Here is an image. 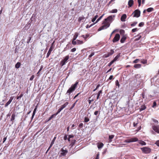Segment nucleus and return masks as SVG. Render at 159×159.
I'll return each instance as SVG.
<instances>
[{
  "label": "nucleus",
  "instance_id": "f257e3e1",
  "mask_svg": "<svg viewBox=\"0 0 159 159\" xmlns=\"http://www.w3.org/2000/svg\"><path fill=\"white\" fill-rule=\"evenodd\" d=\"M102 24L103 25L98 29V31H100L102 30L106 29L109 27L110 25L109 22H108L105 20L103 21Z\"/></svg>",
  "mask_w": 159,
  "mask_h": 159
},
{
  "label": "nucleus",
  "instance_id": "f03ea898",
  "mask_svg": "<svg viewBox=\"0 0 159 159\" xmlns=\"http://www.w3.org/2000/svg\"><path fill=\"white\" fill-rule=\"evenodd\" d=\"M78 84V82H76L74 84L72 85L71 87L67 90L66 94H68L69 95L72 92L75 90Z\"/></svg>",
  "mask_w": 159,
  "mask_h": 159
},
{
  "label": "nucleus",
  "instance_id": "7ed1b4c3",
  "mask_svg": "<svg viewBox=\"0 0 159 159\" xmlns=\"http://www.w3.org/2000/svg\"><path fill=\"white\" fill-rule=\"evenodd\" d=\"M141 149L143 152L145 153H148L151 151V149L150 148L146 147L141 148Z\"/></svg>",
  "mask_w": 159,
  "mask_h": 159
},
{
  "label": "nucleus",
  "instance_id": "20e7f679",
  "mask_svg": "<svg viewBox=\"0 0 159 159\" xmlns=\"http://www.w3.org/2000/svg\"><path fill=\"white\" fill-rule=\"evenodd\" d=\"M140 11L139 10H135L132 14L134 15L133 17H138L140 16Z\"/></svg>",
  "mask_w": 159,
  "mask_h": 159
},
{
  "label": "nucleus",
  "instance_id": "39448f33",
  "mask_svg": "<svg viewBox=\"0 0 159 159\" xmlns=\"http://www.w3.org/2000/svg\"><path fill=\"white\" fill-rule=\"evenodd\" d=\"M120 35L119 34H116L112 40L113 43H116L120 39Z\"/></svg>",
  "mask_w": 159,
  "mask_h": 159
},
{
  "label": "nucleus",
  "instance_id": "423d86ee",
  "mask_svg": "<svg viewBox=\"0 0 159 159\" xmlns=\"http://www.w3.org/2000/svg\"><path fill=\"white\" fill-rule=\"evenodd\" d=\"M69 58L68 56H66L63 60L61 62V66H63L66 62L68 60Z\"/></svg>",
  "mask_w": 159,
  "mask_h": 159
},
{
  "label": "nucleus",
  "instance_id": "0eeeda50",
  "mask_svg": "<svg viewBox=\"0 0 159 159\" xmlns=\"http://www.w3.org/2000/svg\"><path fill=\"white\" fill-rule=\"evenodd\" d=\"M114 16H108L107 18L105 19L104 20L107 21L108 22H109L110 24L111 23L113 20V18Z\"/></svg>",
  "mask_w": 159,
  "mask_h": 159
},
{
  "label": "nucleus",
  "instance_id": "6e6552de",
  "mask_svg": "<svg viewBox=\"0 0 159 159\" xmlns=\"http://www.w3.org/2000/svg\"><path fill=\"white\" fill-rule=\"evenodd\" d=\"M14 97H11L10 98L9 100L8 101V102L5 105V107H7L9 104H10L11 102H12V100L13 99Z\"/></svg>",
  "mask_w": 159,
  "mask_h": 159
},
{
  "label": "nucleus",
  "instance_id": "1a4fd4ad",
  "mask_svg": "<svg viewBox=\"0 0 159 159\" xmlns=\"http://www.w3.org/2000/svg\"><path fill=\"white\" fill-rule=\"evenodd\" d=\"M152 128L154 131L159 133V126H154L152 127Z\"/></svg>",
  "mask_w": 159,
  "mask_h": 159
},
{
  "label": "nucleus",
  "instance_id": "9d476101",
  "mask_svg": "<svg viewBox=\"0 0 159 159\" xmlns=\"http://www.w3.org/2000/svg\"><path fill=\"white\" fill-rule=\"evenodd\" d=\"M134 1L133 0H129L128 2V7H131L134 4Z\"/></svg>",
  "mask_w": 159,
  "mask_h": 159
},
{
  "label": "nucleus",
  "instance_id": "9b49d317",
  "mask_svg": "<svg viewBox=\"0 0 159 159\" xmlns=\"http://www.w3.org/2000/svg\"><path fill=\"white\" fill-rule=\"evenodd\" d=\"M56 137H55L52 140V141L51 143L50 146L49 148H48L47 152H48V150L50 149V148L52 147V145L54 144V142L56 140Z\"/></svg>",
  "mask_w": 159,
  "mask_h": 159
},
{
  "label": "nucleus",
  "instance_id": "f8f14e48",
  "mask_svg": "<svg viewBox=\"0 0 159 159\" xmlns=\"http://www.w3.org/2000/svg\"><path fill=\"white\" fill-rule=\"evenodd\" d=\"M130 142H135L138 141V138L136 137H133L130 139Z\"/></svg>",
  "mask_w": 159,
  "mask_h": 159
},
{
  "label": "nucleus",
  "instance_id": "ddd939ff",
  "mask_svg": "<svg viewBox=\"0 0 159 159\" xmlns=\"http://www.w3.org/2000/svg\"><path fill=\"white\" fill-rule=\"evenodd\" d=\"M127 17L126 15L125 14H123L121 17V20L122 21H125V19Z\"/></svg>",
  "mask_w": 159,
  "mask_h": 159
},
{
  "label": "nucleus",
  "instance_id": "4468645a",
  "mask_svg": "<svg viewBox=\"0 0 159 159\" xmlns=\"http://www.w3.org/2000/svg\"><path fill=\"white\" fill-rule=\"evenodd\" d=\"M103 144L102 143H98L97 144V146L98 149L101 148L103 146Z\"/></svg>",
  "mask_w": 159,
  "mask_h": 159
},
{
  "label": "nucleus",
  "instance_id": "2eb2a0df",
  "mask_svg": "<svg viewBox=\"0 0 159 159\" xmlns=\"http://www.w3.org/2000/svg\"><path fill=\"white\" fill-rule=\"evenodd\" d=\"M52 51V47L51 46L49 50V51H48V53H47V57H48L50 55V54L51 53V52Z\"/></svg>",
  "mask_w": 159,
  "mask_h": 159
},
{
  "label": "nucleus",
  "instance_id": "dca6fc26",
  "mask_svg": "<svg viewBox=\"0 0 159 159\" xmlns=\"http://www.w3.org/2000/svg\"><path fill=\"white\" fill-rule=\"evenodd\" d=\"M68 104V102H66L63 105L61 106V107L60 108L61 110L63 109L64 108H65L66 106Z\"/></svg>",
  "mask_w": 159,
  "mask_h": 159
},
{
  "label": "nucleus",
  "instance_id": "f3484780",
  "mask_svg": "<svg viewBox=\"0 0 159 159\" xmlns=\"http://www.w3.org/2000/svg\"><path fill=\"white\" fill-rule=\"evenodd\" d=\"M139 143L141 144L142 145H146V143L144 141L142 140H138Z\"/></svg>",
  "mask_w": 159,
  "mask_h": 159
},
{
  "label": "nucleus",
  "instance_id": "a211bd4d",
  "mask_svg": "<svg viewBox=\"0 0 159 159\" xmlns=\"http://www.w3.org/2000/svg\"><path fill=\"white\" fill-rule=\"evenodd\" d=\"M114 137V135H110L109 136V142H111L112 141V139H113Z\"/></svg>",
  "mask_w": 159,
  "mask_h": 159
},
{
  "label": "nucleus",
  "instance_id": "6ab92c4d",
  "mask_svg": "<svg viewBox=\"0 0 159 159\" xmlns=\"http://www.w3.org/2000/svg\"><path fill=\"white\" fill-rule=\"evenodd\" d=\"M37 107H36L34 108V111H33V115H32V117H31L32 119L33 118L35 114L36 111L37 110Z\"/></svg>",
  "mask_w": 159,
  "mask_h": 159
},
{
  "label": "nucleus",
  "instance_id": "aec40b11",
  "mask_svg": "<svg viewBox=\"0 0 159 159\" xmlns=\"http://www.w3.org/2000/svg\"><path fill=\"white\" fill-rule=\"evenodd\" d=\"M136 37H137V38H136L134 39L135 41H137L139 39L141 38V36L140 35V34H138Z\"/></svg>",
  "mask_w": 159,
  "mask_h": 159
},
{
  "label": "nucleus",
  "instance_id": "412c9836",
  "mask_svg": "<svg viewBox=\"0 0 159 159\" xmlns=\"http://www.w3.org/2000/svg\"><path fill=\"white\" fill-rule=\"evenodd\" d=\"M141 66L140 64H136L134 66V67L136 68H139L141 67Z\"/></svg>",
  "mask_w": 159,
  "mask_h": 159
},
{
  "label": "nucleus",
  "instance_id": "4be33fe9",
  "mask_svg": "<svg viewBox=\"0 0 159 159\" xmlns=\"http://www.w3.org/2000/svg\"><path fill=\"white\" fill-rule=\"evenodd\" d=\"M146 108V107L145 105H142L141 106V107L140 109V111H143Z\"/></svg>",
  "mask_w": 159,
  "mask_h": 159
},
{
  "label": "nucleus",
  "instance_id": "5701e85b",
  "mask_svg": "<svg viewBox=\"0 0 159 159\" xmlns=\"http://www.w3.org/2000/svg\"><path fill=\"white\" fill-rule=\"evenodd\" d=\"M104 15V14H103L102 16H100L96 21V22L95 23H97L98 22L102 17Z\"/></svg>",
  "mask_w": 159,
  "mask_h": 159
},
{
  "label": "nucleus",
  "instance_id": "b1692460",
  "mask_svg": "<svg viewBox=\"0 0 159 159\" xmlns=\"http://www.w3.org/2000/svg\"><path fill=\"white\" fill-rule=\"evenodd\" d=\"M126 39V38L125 37H124V36L123 37H122V38L120 39V42L121 43H123L124 42Z\"/></svg>",
  "mask_w": 159,
  "mask_h": 159
},
{
  "label": "nucleus",
  "instance_id": "393cba45",
  "mask_svg": "<svg viewBox=\"0 0 159 159\" xmlns=\"http://www.w3.org/2000/svg\"><path fill=\"white\" fill-rule=\"evenodd\" d=\"M20 62H17L15 65V67L16 68H18L20 67Z\"/></svg>",
  "mask_w": 159,
  "mask_h": 159
},
{
  "label": "nucleus",
  "instance_id": "a878e982",
  "mask_svg": "<svg viewBox=\"0 0 159 159\" xmlns=\"http://www.w3.org/2000/svg\"><path fill=\"white\" fill-rule=\"evenodd\" d=\"M120 54H118L117 55L115 58H114V59L113 60L114 61H116L117 59L119 58V57H120Z\"/></svg>",
  "mask_w": 159,
  "mask_h": 159
},
{
  "label": "nucleus",
  "instance_id": "bb28decb",
  "mask_svg": "<svg viewBox=\"0 0 159 159\" xmlns=\"http://www.w3.org/2000/svg\"><path fill=\"white\" fill-rule=\"evenodd\" d=\"M114 52V51L113 50H111L110 51V52L108 54V55L107 57H108L109 56L112 55Z\"/></svg>",
  "mask_w": 159,
  "mask_h": 159
},
{
  "label": "nucleus",
  "instance_id": "cd10ccee",
  "mask_svg": "<svg viewBox=\"0 0 159 159\" xmlns=\"http://www.w3.org/2000/svg\"><path fill=\"white\" fill-rule=\"evenodd\" d=\"M153 8L152 7H150L149 8H148L147 9V11L148 12H151L153 11Z\"/></svg>",
  "mask_w": 159,
  "mask_h": 159
},
{
  "label": "nucleus",
  "instance_id": "c85d7f7f",
  "mask_svg": "<svg viewBox=\"0 0 159 159\" xmlns=\"http://www.w3.org/2000/svg\"><path fill=\"white\" fill-rule=\"evenodd\" d=\"M67 153V151H64V150L62 151V152H61V154L62 155L64 156Z\"/></svg>",
  "mask_w": 159,
  "mask_h": 159
},
{
  "label": "nucleus",
  "instance_id": "c756f323",
  "mask_svg": "<svg viewBox=\"0 0 159 159\" xmlns=\"http://www.w3.org/2000/svg\"><path fill=\"white\" fill-rule=\"evenodd\" d=\"M98 17V15H96L95 17L92 19V22H94L96 19Z\"/></svg>",
  "mask_w": 159,
  "mask_h": 159
},
{
  "label": "nucleus",
  "instance_id": "7c9ffc66",
  "mask_svg": "<svg viewBox=\"0 0 159 159\" xmlns=\"http://www.w3.org/2000/svg\"><path fill=\"white\" fill-rule=\"evenodd\" d=\"M117 12V9H114L110 11L111 13H116Z\"/></svg>",
  "mask_w": 159,
  "mask_h": 159
},
{
  "label": "nucleus",
  "instance_id": "2f4dec72",
  "mask_svg": "<svg viewBox=\"0 0 159 159\" xmlns=\"http://www.w3.org/2000/svg\"><path fill=\"white\" fill-rule=\"evenodd\" d=\"M56 115L55 114H54L52 115L48 119V121H49L52 119L53 117H54L55 116H56Z\"/></svg>",
  "mask_w": 159,
  "mask_h": 159
},
{
  "label": "nucleus",
  "instance_id": "473e14b6",
  "mask_svg": "<svg viewBox=\"0 0 159 159\" xmlns=\"http://www.w3.org/2000/svg\"><path fill=\"white\" fill-rule=\"evenodd\" d=\"M141 62L143 64H146L147 63V60H146L143 59L142 60Z\"/></svg>",
  "mask_w": 159,
  "mask_h": 159
},
{
  "label": "nucleus",
  "instance_id": "72a5a7b5",
  "mask_svg": "<svg viewBox=\"0 0 159 159\" xmlns=\"http://www.w3.org/2000/svg\"><path fill=\"white\" fill-rule=\"evenodd\" d=\"M77 44H82L83 43V42L82 41L78 40H77Z\"/></svg>",
  "mask_w": 159,
  "mask_h": 159
},
{
  "label": "nucleus",
  "instance_id": "f704fd0d",
  "mask_svg": "<svg viewBox=\"0 0 159 159\" xmlns=\"http://www.w3.org/2000/svg\"><path fill=\"white\" fill-rule=\"evenodd\" d=\"M78 36V34L77 33H75L73 37V40H75L77 38Z\"/></svg>",
  "mask_w": 159,
  "mask_h": 159
},
{
  "label": "nucleus",
  "instance_id": "c9c22d12",
  "mask_svg": "<svg viewBox=\"0 0 159 159\" xmlns=\"http://www.w3.org/2000/svg\"><path fill=\"white\" fill-rule=\"evenodd\" d=\"M94 55V52H93L91 53L89 56V60H91V57Z\"/></svg>",
  "mask_w": 159,
  "mask_h": 159
},
{
  "label": "nucleus",
  "instance_id": "e433bc0d",
  "mask_svg": "<svg viewBox=\"0 0 159 159\" xmlns=\"http://www.w3.org/2000/svg\"><path fill=\"white\" fill-rule=\"evenodd\" d=\"M15 115L14 114H13L11 116V121L15 119Z\"/></svg>",
  "mask_w": 159,
  "mask_h": 159
},
{
  "label": "nucleus",
  "instance_id": "4c0bfd02",
  "mask_svg": "<svg viewBox=\"0 0 159 159\" xmlns=\"http://www.w3.org/2000/svg\"><path fill=\"white\" fill-rule=\"evenodd\" d=\"M102 93V91L100 90L99 91L97 95V99H98L99 98V96H100V94Z\"/></svg>",
  "mask_w": 159,
  "mask_h": 159
},
{
  "label": "nucleus",
  "instance_id": "58836bf2",
  "mask_svg": "<svg viewBox=\"0 0 159 159\" xmlns=\"http://www.w3.org/2000/svg\"><path fill=\"white\" fill-rule=\"evenodd\" d=\"M89 120V119L88 117H85L84 118V121L85 122H88Z\"/></svg>",
  "mask_w": 159,
  "mask_h": 159
},
{
  "label": "nucleus",
  "instance_id": "ea45409f",
  "mask_svg": "<svg viewBox=\"0 0 159 159\" xmlns=\"http://www.w3.org/2000/svg\"><path fill=\"white\" fill-rule=\"evenodd\" d=\"M74 136L73 135H69V138L68 139V141H70V139L71 138H73V137Z\"/></svg>",
  "mask_w": 159,
  "mask_h": 159
},
{
  "label": "nucleus",
  "instance_id": "a19ab883",
  "mask_svg": "<svg viewBox=\"0 0 159 159\" xmlns=\"http://www.w3.org/2000/svg\"><path fill=\"white\" fill-rule=\"evenodd\" d=\"M72 43L73 45H75L77 44V41H75L73 40L72 41Z\"/></svg>",
  "mask_w": 159,
  "mask_h": 159
},
{
  "label": "nucleus",
  "instance_id": "79ce46f5",
  "mask_svg": "<svg viewBox=\"0 0 159 159\" xmlns=\"http://www.w3.org/2000/svg\"><path fill=\"white\" fill-rule=\"evenodd\" d=\"M84 19V17H80L79 18L78 21L79 22L81 21L82 20Z\"/></svg>",
  "mask_w": 159,
  "mask_h": 159
},
{
  "label": "nucleus",
  "instance_id": "37998d69",
  "mask_svg": "<svg viewBox=\"0 0 159 159\" xmlns=\"http://www.w3.org/2000/svg\"><path fill=\"white\" fill-rule=\"evenodd\" d=\"M116 85L118 86V87L120 86V84L118 80H116Z\"/></svg>",
  "mask_w": 159,
  "mask_h": 159
},
{
  "label": "nucleus",
  "instance_id": "c03bdc74",
  "mask_svg": "<svg viewBox=\"0 0 159 159\" xmlns=\"http://www.w3.org/2000/svg\"><path fill=\"white\" fill-rule=\"evenodd\" d=\"M124 142L127 143H130V139L125 140Z\"/></svg>",
  "mask_w": 159,
  "mask_h": 159
},
{
  "label": "nucleus",
  "instance_id": "a18cd8bd",
  "mask_svg": "<svg viewBox=\"0 0 159 159\" xmlns=\"http://www.w3.org/2000/svg\"><path fill=\"white\" fill-rule=\"evenodd\" d=\"M61 110V109L60 108L58 110L57 112L55 114V115H57L60 112V111Z\"/></svg>",
  "mask_w": 159,
  "mask_h": 159
},
{
  "label": "nucleus",
  "instance_id": "49530a36",
  "mask_svg": "<svg viewBox=\"0 0 159 159\" xmlns=\"http://www.w3.org/2000/svg\"><path fill=\"white\" fill-rule=\"evenodd\" d=\"M139 60H139V59H136V60H134L133 61V63H138L139 62Z\"/></svg>",
  "mask_w": 159,
  "mask_h": 159
},
{
  "label": "nucleus",
  "instance_id": "de8ad7c7",
  "mask_svg": "<svg viewBox=\"0 0 159 159\" xmlns=\"http://www.w3.org/2000/svg\"><path fill=\"white\" fill-rule=\"evenodd\" d=\"M144 25V23L141 22L139 24V27H142Z\"/></svg>",
  "mask_w": 159,
  "mask_h": 159
},
{
  "label": "nucleus",
  "instance_id": "09e8293b",
  "mask_svg": "<svg viewBox=\"0 0 159 159\" xmlns=\"http://www.w3.org/2000/svg\"><path fill=\"white\" fill-rule=\"evenodd\" d=\"M138 29L137 28H135L134 29H133L132 30V32H135L136 31H137L138 30Z\"/></svg>",
  "mask_w": 159,
  "mask_h": 159
},
{
  "label": "nucleus",
  "instance_id": "8fccbe9b",
  "mask_svg": "<svg viewBox=\"0 0 159 159\" xmlns=\"http://www.w3.org/2000/svg\"><path fill=\"white\" fill-rule=\"evenodd\" d=\"M23 96V94H21L19 96H17V99H18L20 98H21Z\"/></svg>",
  "mask_w": 159,
  "mask_h": 159
},
{
  "label": "nucleus",
  "instance_id": "3c124183",
  "mask_svg": "<svg viewBox=\"0 0 159 159\" xmlns=\"http://www.w3.org/2000/svg\"><path fill=\"white\" fill-rule=\"evenodd\" d=\"M139 4V7L141 5V0H138Z\"/></svg>",
  "mask_w": 159,
  "mask_h": 159
},
{
  "label": "nucleus",
  "instance_id": "603ef678",
  "mask_svg": "<svg viewBox=\"0 0 159 159\" xmlns=\"http://www.w3.org/2000/svg\"><path fill=\"white\" fill-rule=\"evenodd\" d=\"M99 153H98L96 156V157L95 159H99Z\"/></svg>",
  "mask_w": 159,
  "mask_h": 159
},
{
  "label": "nucleus",
  "instance_id": "864d4df0",
  "mask_svg": "<svg viewBox=\"0 0 159 159\" xmlns=\"http://www.w3.org/2000/svg\"><path fill=\"white\" fill-rule=\"evenodd\" d=\"M157 105L156 103L155 102H154L153 103V105L152 106V107H154L155 106H156Z\"/></svg>",
  "mask_w": 159,
  "mask_h": 159
},
{
  "label": "nucleus",
  "instance_id": "5fc2aeb1",
  "mask_svg": "<svg viewBox=\"0 0 159 159\" xmlns=\"http://www.w3.org/2000/svg\"><path fill=\"white\" fill-rule=\"evenodd\" d=\"M137 24V22H134L131 25V26H134L135 25H136Z\"/></svg>",
  "mask_w": 159,
  "mask_h": 159
},
{
  "label": "nucleus",
  "instance_id": "6e6d98bb",
  "mask_svg": "<svg viewBox=\"0 0 159 159\" xmlns=\"http://www.w3.org/2000/svg\"><path fill=\"white\" fill-rule=\"evenodd\" d=\"M155 144L159 147V140L157 141Z\"/></svg>",
  "mask_w": 159,
  "mask_h": 159
},
{
  "label": "nucleus",
  "instance_id": "4d7b16f0",
  "mask_svg": "<svg viewBox=\"0 0 159 159\" xmlns=\"http://www.w3.org/2000/svg\"><path fill=\"white\" fill-rule=\"evenodd\" d=\"M76 50V49L75 48H74L72 49L71 50V52H75Z\"/></svg>",
  "mask_w": 159,
  "mask_h": 159
},
{
  "label": "nucleus",
  "instance_id": "13d9d810",
  "mask_svg": "<svg viewBox=\"0 0 159 159\" xmlns=\"http://www.w3.org/2000/svg\"><path fill=\"white\" fill-rule=\"evenodd\" d=\"M100 86V85L99 84H98L97 86L96 87V88L95 89L93 90V91H95L98 88V87H99Z\"/></svg>",
  "mask_w": 159,
  "mask_h": 159
},
{
  "label": "nucleus",
  "instance_id": "bf43d9fd",
  "mask_svg": "<svg viewBox=\"0 0 159 159\" xmlns=\"http://www.w3.org/2000/svg\"><path fill=\"white\" fill-rule=\"evenodd\" d=\"M34 75H33L31 76V77H30V80H33V79H34Z\"/></svg>",
  "mask_w": 159,
  "mask_h": 159
},
{
  "label": "nucleus",
  "instance_id": "052dcab7",
  "mask_svg": "<svg viewBox=\"0 0 159 159\" xmlns=\"http://www.w3.org/2000/svg\"><path fill=\"white\" fill-rule=\"evenodd\" d=\"M83 124L82 123H81L79 124V127H82L83 126Z\"/></svg>",
  "mask_w": 159,
  "mask_h": 159
},
{
  "label": "nucleus",
  "instance_id": "680f3d73",
  "mask_svg": "<svg viewBox=\"0 0 159 159\" xmlns=\"http://www.w3.org/2000/svg\"><path fill=\"white\" fill-rule=\"evenodd\" d=\"M64 140H66L67 139V136L66 135H65L64 137Z\"/></svg>",
  "mask_w": 159,
  "mask_h": 159
},
{
  "label": "nucleus",
  "instance_id": "e2e57ef3",
  "mask_svg": "<svg viewBox=\"0 0 159 159\" xmlns=\"http://www.w3.org/2000/svg\"><path fill=\"white\" fill-rule=\"evenodd\" d=\"M98 111H96L94 112V114L95 115H98Z\"/></svg>",
  "mask_w": 159,
  "mask_h": 159
},
{
  "label": "nucleus",
  "instance_id": "0e129e2a",
  "mask_svg": "<svg viewBox=\"0 0 159 159\" xmlns=\"http://www.w3.org/2000/svg\"><path fill=\"white\" fill-rule=\"evenodd\" d=\"M43 68V66H41L40 69L39 70V72L40 71H41V70H42Z\"/></svg>",
  "mask_w": 159,
  "mask_h": 159
},
{
  "label": "nucleus",
  "instance_id": "69168bd1",
  "mask_svg": "<svg viewBox=\"0 0 159 159\" xmlns=\"http://www.w3.org/2000/svg\"><path fill=\"white\" fill-rule=\"evenodd\" d=\"M89 36V34H87L86 35V36H85V40H86V39H87V38H88Z\"/></svg>",
  "mask_w": 159,
  "mask_h": 159
},
{
  "label": "nucleus",
  "instance_id": "338daca9",
  "mask_svg": "<svg viewBox=\"0 0 159 159\" xmlns=\"http://www.w3.org/2000/svg\"><path fill=\"white\" fill-rule=\"evenodd\" d=\"M6 139H7V138L6 137L4 138H3V143H4V142L6 141Z\"/></svg>",
  "mask_w": 159,
  "mask_h": 159
},
{
  "label": "nucleus",
  "instance_id": "774afa93",
  "mask_svg": "<svg viewBox=\"0 0 159 159\" xmlns=\"http://www.w3.org/2000/svg\"><path fill=\"white\" fill-rule=\"evenodd\" d=\"M153 121L154 122H155V123H158V121L155 119H153Z\"/></svg>",
  "mask_w": 159,
  "mask_h": 159
}]
</instances>
